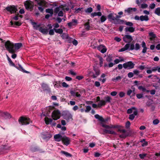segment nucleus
<instances>
[{
  "instance_id": "1",
  "label": "nucleus",
  "mask_w": 160,
  "mask_h": 160,
  "mask_svg": "<svg viewBox=\"0 0 160 160\" xmlns=\"http://www.w3.org/2000/svg\"><path fill=\"white\" fill-rule=\"evenodd\" d=\"M102 125L103 127L106 128L103 130L104 132L107 134L116 135V133L113 131L112 129L118 128V127L117 125L116 126L112 124L108 125L104 123H102Z\"/></svg>"
},
{
  "instance_id": "2",
  "label": "nucleus",
  "mask_w": 160,
  "mask_h": 160,
  "mask_svg": "<svg viewBox=\"0 0 160 160\" xmlns=\"http://www.w3.org/2000/svg\"><path fill=\"white\" fill-rule=\"evenodd\" d=\"M121 16L120 15H117L114 13H110L108 16V18L109 21L111 22L112 21H116L117 22H114V23L117 24L119 23V22H123L124 21L122 20L119 19V18H121Z\"/></svg>"
},
{
  "instance_id": "3",
  "label": "nucleus",
  "mask_w": 160,
  "mask_h": 160,
  "mask_svg": "<svg viewBox=\"0 0 160 160\" xmlns=\"http://www.w3.org/2000/svg\"><path fill=\"white\" fill-rule=\"evenodd\" d=\"M5 47L10 53H13L15 52L13 44L9 41H7L5 44Z\"/></svg>"
},
{
  "instance_id": "4",
  "label": "nucleus",
  "mask_w": 160,
  "mask_h": 160,
  "mask_svg": "<svg viewBox=\"0 0 160 160\" xmlns=\"http://www.w3.org/2000/svg\"><path fill=\"white\" fill-rule=\"evenodd\" d=\"M19 123L22 125H28L32 122V121L28 118L21 117L18 120Z\"/></svg>"
},
{
  "instance_id": "5",
  "label": "nucleus",
  "mask_w": 160,
  "mask_h": 160,
  "mask_svg": "<svg viewBox=\"0 0 160 160\" xmlns=\"http://www.w3.org/2000/svg\"><path fill=\"white\" fill-rule=\"evenodd\" d=\"M38 5L40 6L38 7V10L42 12L44 10L43 7L47 5V2L44 0H35Z\"/></svg>"
},
{
  "instance_id": "6",
  "label": "nucleus",
  "mask_w": 160,
  "mask_h": 160,
  "mask_svg": "<svg viewBox=\"0 0 160 160\" xmlns=\"http://www.w3.org/2000/svg\"><path fill=\"white\" fill-rule=\"evenodd\" d=\"M135 49V47L133 44H130V43H127L123 48L119 50V52H123L126 50H132Z\"/></svg>"
},
{
  "instance_id": "7",
  "label": "nucleus",
  "mask_w": 160,
  "mask_h": 160,
  "mask_svg": "<svg viewBox=\"0 0 160 160\" xmlns=\"http://www.w3.org/2000/svg\"><path fill=\"white\" fill-rule=\"evenodd\" d=\"M62 116L63 118L66 119L68 122L73 119L72 114L69 112H64L62 114Z\"/></svg>"
},
{
  "instance_id": "8",
  "label": "nucleus",
  "mask_w": 160,
  "mask_h": 160,
  "mask_svg": "<svg viewBox=\"0 0 160 160\" xmlns=\"http://www.w3.org/2000/svg\"><path fill=\"white\" fill-rule=\"evenodd\" d=\"M61 116V113L58 110H54L52 113V117L54 120L59 119Z\"/></svg>"
},
{
  "instance_id": "9",
  "label": "nucleus",
  "mask_w": 160,
  "mask_h": 160,
  "mask_svg": "<svg viewBox=\"0 0 160 160\" xmlns=\"http://www.w3.org/2000/svg\"><path fill=\"white\" fill-rule=\"evenodd\" d=\"M134 65V64L131 61L128 62L123 64V66L124 68L128 69L133 68Z\"/></svg>"
},
{
  "instance_id": "10",
  "label": "nucleus",
  "mask_w": 160,
  "mask_h": 160,
  "mask_svg": "<svg viewBox=\"0 0 160 160\" xmlns=\"http://www.w3.org/2000/svg\"><path fill=\"white\" fill-rule=\"evenodd\" d=\"M6 9L8 11L10 12L11 13H15L18 11L16 7L13 5L7 7L6 8Z\"/></svg>"
},
{
  "instance_id": "11",
  "label": "nucleus",
  "mask_w": 160,
  "mask_h": 160,
  "mask_svg": "<svg viewBox=\"0 0 160 160\" xmlns=\"http://www.w3.org/2000/svg\"><path fill=\"white\" fill-rule=\"evenodd\" d=\"M123 40L126 43H129L133 40V38L130 35H125L122 38Z\"/></svg>"
},
{
  "instance_id": "12",
  "label": "nucleus",
  "mask_w": 160,
  "mask_h": 160,
  "mask_svg": "<svg viewBox=\"0 0 160 160\" xmlns=\"http://www.w3.org/2000/svg\"><path fill=\"white\" fill-rule=\"evenodd\" d=\"M78 90H79L77 89H72L70 90V93L72 96L73 97L76 96L78 98H80L81 95L78 91Z\"/></svg>"
},
{
  "instance_id": "13",
  "label": "nucleus",
  "mask_w": 160,
  "mask_h": 160,
  "mask_svg": "<svg viewBox=\"0 0 160 160\" xmlns=\"http://www.w3.org/2000/svg\"><path fill=\"white\" fill-rule=\"evenodd\" d=\"M97 49L101 53H104L106 52L107 49L106 47L102 44H101L97 47Z\"/></svg>"
},
{
  "instance_id": "14",
  "label": "nucleus",
  "mask_w": 160,
  "mask_h": 160,
  "mask_svg": "<svg viewBox=\"0 0 160 160\" xmlns=\"http://www.w3.org/2000/svg\"><path fill=\"white\" fill-rule=\"evenodd\" d=\"M62 141L64 144L66 146L68 145L70 143V138L67 137L65 136H64L63 137Z\"/></svg>"
},
{
  "instance_id": "15",
  "label": "nucleus",
  "mask_w": 160,
  "mask_h": 160,
  "mask_svg": "<svg viewBox=\"0 0 160 160\" xmlns=\"http://www.w3.org/2000/svg\"><path fill=\"white\" fill-rule=\"evenodd\" d=\"M63 137V136H62L60 134H58L55 135L54 136V138L55 141L59 142L62 140Z\"/></svg>"
},
{
  "instance_id": "16",
  "label": "nucleus",
  "mask_w": 160,
  "mask_h": 160,
  "mask_svg": "<svg viewBox=\"0 0 160 160\" xmlns=\"http://www.w3.org/2000/svg\"><path fill=\"white\" fill-rule=\"evenodd\" d=\"M42 87L44 91H47L48 92H50V88L47 84L42 83Z\"/></svg>"
},
{
  "instance_id": "17",
  "label": "nucleus",
  "mask_w": 160,
  "mask_h": 160,
  "mask_svg": "<svg viewBox=\"0 0 160 160\" xmlns=\"http://www.w3.org/2000/svg\"><path fill=\"white\" fill-rule=\"evenodd\" d=\"M24 5L26 9H32L33 7V5L28 1L26 2Z\"/></svg>"
},
{
  "instance_id": "18",
  "label": "nucleus",
  "mask_w": 160,
  "mask_h": 160,
  "mask_svg": "<svg viewBox=\"0 0 160 160\" xmlns=\"http://www.w3.org/2000/svg\"><path fill=\"white\" fill-rule=\"evenodd\" d=\"M94 70L95 72V74H93L92 75V76L93 78H95L97 77L100 74V70L98 68H94Z\"/></svg>"
},
{
  "instance_id": "19",
  "label": "nucleus",
  "mask_w": 160,
  "mask_h": 160,
  "mask_svg": "<svg viewBox=\"0 0 160 160\" xmlns=\"http://www.w3.org/2000/svg\"><path fill=\"white\" fill-rule=\"evenodd\" d=\"M125 31L126 32H133L135 30V28L132 27H127L125 28Z\"/></svg>"
},
{
  "instance_id": "20",
  "label": "nucleus",
  "mask_w": 160,
  "mask_h": 160,
  "mask_svg": "<svg viewBox=\"0 0 160 160\" xmlns=\"http://www.w3.org/2000/svg\"><path fill=\"white\" fill-rule=\"evenodd\" d=\"M133 114L129 115V118L131 120H132L135 118V116L137 115L138 114V110H135L133 111Z\"/></svg>"
},
{
  "instance_id": "21",
  "label": "nucleus",
  "mask_w": 160,
  "mask_h": 160,
  "mask_svg": "<svg viewBox=\"0 0 160 160\" xmlns=\"http://www.w3.org/2000/svg\"><path fill=\"white\" fill-rule=\"evenodd\" d=\"M77 24V20L75 19H72V22L68 23V25L69 27L76 25Z\"/></svg>"
},
{
  "instance_id": "22",
  "label": "nucleus",
  "mask_w": 160,
  "mask_h": 160,
  "mask_svg": "<svg viewBox=\"0 0 160 160\" xmlns=\"http://www.w3.org/2000/svg\"><path fill=\"white\" fill-rule=\"evenodd\" d=\"M64 7H62L61 6H59V7H57L55 8L54 10V12L55 13V15L56 14L58 13L61 10H63Z\"/></svg>"
},
{
  "instance_id": "23",
  "label": "nucleus",
  "mask_w": 160,
  "mask_h": 160,
  "mask_svg": "<svg viewBox=\"0 0 160 160\" xmlns=\"http://www.w3.org/2000/svg\"><path fill=\"white\" fill-rule=\"evenodd\" d=\"M3 117L5 119H10L11 118V115L7 112H3Z\"/></svg>"
},
{
  "instance_id": "24",
  "label": "nucleus",
  "mask_w": 160,
  "mask_h": 160,
  "mask_svg": "<svg viewBox=\"0 0 160 160\" xmlns=\"http://www.w3.org/2000/svg\"><path fill=\"white\" fill-rule=\"evenodd\" d=\"M149 20V18L147 15H142L140 16V21H147Z\"/></svg>"
},
{
  "instance_id": "25",
  "label": "nucleus",
  "mask_w": 160,
  "mask_h": 160,
  "mask_svg": "<svg viewBox=\"0 0 160 160\" xmlns=\"http://www.w3.org/2000/svg\"><path fill=\"white\" fill-rule=\"evenodd\" d=\"M44 120L45 123L47 124H48L51 123L52 121V120L50 118H48L47 117H45L44 118Z\"/></svg>"
},
{
  "instance_id": "26",
  "label": "nucleus",
  "mask_w": 160,
  "mask_h": 160,
  "mask_svg": "<svg viewBox=\"0 0 160 160\" xmlns=\"http://www.w3.org/2000/svg\"><path fill=\"white\" fill-rule=\"evenodd\" d=\"M39 31L44 34H47L48 32V29L46 28H41Z\"/></svg>"
},
{
  "instance_id": "27",
  "label": "nucleus",
  "mask_w": 160,
  "mask_h": 160,
  "mask_svg": "<svg viewBox=\"0 0 160 160\" xmlns=\"http://www.w3.org/2000/svg\"><path fill=\"white\" fill-rule=\"evenodd\" d=\"M135 110H137L135 107H132L127 110V113L128 114H131L132 112L133 111Z\"/></svg>"
},
{
  "instance_id": "28",
  "label": "nucleus",
  "mask_w": 160,
  "mask_h": 160,
  "mask_svg": "<svg viewBox=\"0 0 160 160\" xmlns=\"http://www.w3.org/2000/svg\"><path fill=\"white\" fill-rule=\"evenodd\" d=\"M51 110V109H50V107H48L47 108V113L46 114H45L44 113H42L41 114V117H42L46 116H48L49 114V112H50Z\"/></svg>"
},
{
  "instance_id": "29",
  "label": "nucleus",
  "mask_w": 160,
  "mask_h": 160,
  "mask_svg": "<svg viewBox=\"0 0 160 160\" xmlns=\"http://www.w3.org/2000/svg\"><path fill=\"white\" fill-rule=\"evenodd\" d=\"M95 117L96 119H98L99 121L102 122H104V119L101 116H100L99 115L97 114L95 115Z\"/></svg>"
},
{
  "instance_id": "30",
  "label": "nucleus",
  "mask_w": 160,
  "mask_h": 160,
  "mask_svg": "<svg viewBox=\"0 0 160 160\" xmlns=\"http://www.w3.org/2000/svg\"><path fill=\"white\" fill-rule=\"evenodd\" d=\"M102 13L100 12H94L92 13L91 14V17H94L95 16H102Z\"/></svg>"
},
{
  "instance_id": "31",
  "label": "nucleus",
  "mask_w": 160,
  "mask_h": 160,
  "mask_svg": "<svg viewBox=\"0 0 160 160\" xmlns=\"http://www.w3.org/2000/svg\"><path fill=\"white\" fill-rule=\"evenodd\" d=\"M22 44L21 43L15 44L14 47L15 51L19 49L22 46Z\"/></svg>"
},
{
  "instance_id": "32",
  "label": "nucleus",
  "mask_w": 160,
  "mask_h": 160,
  "mask_svg": "<svg viewBox=\"0 0 160 160\" xmlns=\"http://www.w3.org/2000/svg\"><path fill=\"white\" fill-rule=\"evenodd\" d=\"M61 153L67 157H71L72 156L71 154L66 151H61Z\"/></svg>"
},
{
  "instance_id": "33",
  "label": "nucleus",
  "mask_w": 160,
  "mask_h": 160,
  "mask_svg": "<svg viewBox=\"0 0 160 160\" xmlns=\"http://www.w3.org/2000/svg\"><path fill=\"white\" fill-rule=\"evenodd\" d=\"M106 104L104 100H101L98 103V106L99 107H100L102 106H104Z\"/></svg>"
},
{
  "instance_id": "34",
  "label": "nucleus",
  "mask_w": 160,
  "mask_h": 160,
  "mask_svg": "<svg viewBox=\"0 0 160 160\" xmlns=\"http://www.w3.org/2000/svg\"><path fill=\"white\" fill-rule=\"evenodd\" d=\"M45 11L47 13H48L49 14L52 15H53V11L52 9H50V8L47 9H46Z\"/></svg>"
},
{
  "instance_id": "35",
  "label": "nucleus",
  "mask_w": 160,
  "mask_h": 160,
  "mask_svg": "<svg viewBox=\"0 0 160 160\" xmlns=\"http://www.w3.org/2000/svg\"><path fill=\"white\" fill-rule=\"evenodd\" d=\"M112 56L110 54L108 55L106 58V61L108 62H110L112 61Z\"/></svg>"
},
{
  "instance_id": "36",
  "label": "nucleus",
  "mask_w": 160,
  "mask_h": 160,
  "mask_svg": "<svg viewBox=\"0 0 160 160\" xmlns=\"http://www.w3.org/2000/svg\"><path fill=\"white\" fill-rule=\"evenodd\" d=\"M105 100H104L105 103L106 104L107 102L110 103L111 102V100H112L111 98L109 96H107L105 98Z\"/></svg>"
},
{
  "instance_id": "37",
  "label": "nucleus",
  "mask_w": 160,
  "mask_h": 160,
  "mask_svg": "<svg viewBox=\"0 0 160 160\" xmlns=\"http://www.w3.org/2000/svg\"><path fill=\"white\" fill-rule=\"evenodd\" d=\"M11 25L12 26H20L21 25V23L18 22H15L14 23H13L12 21L10 22Z\"/></svg>"
},
{
  "instance_id": "38",
  "label": "nucleus",
  "mask_w": 160,
  "mask_h": 160,
  "mask_svg": "<svg viewBox=\"0 0 160 160\" xmlns=\"http://www.w3.org/2000/svg\"><path fill=\"white\" fill-rule=\"evenodd\" d=\"M149 35L150 36V39L151 40H153L155 37V35L152 32H150Z\"/></svg>"
},
{
  "instance_id": "39",
  "label": "nucleus",
  "mask_w": 160,
  "mask_h": 160,
  "mask_svg": "<svg viewBox=\"0 0 160 160\" xmlns=\"http://www.w3.org/2000/svg\"><path fill=\"white\" fill-rule=\"evenodd\" d=\"M154 13L158 16H160V8H158L155 9Z\"/></svg>"
},
{
  "instance_id": "40",
  "label": "nucleus",
  "mask_w": 160,
  "mask_h": 160,
  "mask_svg": "<svg viewBox=\"0 0 160 160\" xmlns=\"http://www.w3.org/2000/svg\"><path fill=\"white\" fill-rule=\"evenodd\" d=\"M128 135V134L126 132L122 133L119 135V137L122 138H125Z\"/></svg>"
},
{
  "instance_id": "41",
  "label": "nucleus",
  "mask_w": 160,
  "mask_h": 160,
  "mask_svg": "<svg viewBox=\"0 0 160 160\" xmlns=\"http://www.w3.org/2000/svg\"><path fill=\"white\" fill-rule=\"evenodd\" d=\"M121 79H122V77L121 76H118L116 77L115 78H112V80L113 81H115L116 82L117 81H121Z\"/></svg>"
},
{
  "instance_id": "42",
  "label": "nucleus",
  "mask_w": 160,
  "mask_h": 160,
  "mask_svg": "<svg viewBox=\"0 0 160 160\" xmlns=\"http://www.w3.org/2000/svg\"><path fill=\"white\" fill-rule=\"evenodd\" d=\"M148 7V5L145 3H143L141 4L140 6L139 7L140 8H147Z\"/></svg>"
},
{
  "instance_id": "43",
  "label": "nucleus",
  "mask_w": 160,
  "mask_h": 160,
  "mask_svg": "<svg viewBox=\"0 0 160 160\" xmlns=\"http://www.w3.org/2000/svg\"><path fill=\"white\" fill-rule=\"evenodd\" d=\"M124 11L125 12H127L129 14H130L132 12V8H128L127 9H125Z\"/></svg>"
},
{
  "instance_id": "44",
  "label": "nucleus",
  "mask_w": 160,
  "mask_h": 160,
  "mask_svg": "<svg viewBox=\"0 0 160 160\" xmlns=\"http://www.w3.org/2000/svg\"><path fill=\"white\" fill-rule=\"evenodd\" d=\"M89 22H87L85 23L84 26L85 27V29L87 30H88L90 29V26L89 25Z\"/></svg>"
},
{
  "instance_id": "45",
  "label": "nucleus",
  "mask_w": 160,
  "mask_h": 160,
  "mask_svg": "<svg viewBox=\"0 0 160 160\" xmlns=\"http://www.w3.org/2000/svg\"><path fill=\"white\" fill-rule=\"evenodd\" d=\"M106 19L107 18L106 16L104 15H102L100 18V21L101 22H103L106 20Z\"/></svg>"
},
{
  "instance_id": "46",
  "label": "nucleus",
  "mask_w": 160,
  "mask_h": 160,
  "mask_svg": "<svg viewBox=\"0 0 160 160\" xmlns=\"http://www.w3.org/2000/svg\"><path fill=\"white\" fill-rule=\"evenodd\" d=\"M92 8L91 7L88 8L85 10V11L87 13H90L92 11Z\"/></svg>"
},
{
  "instance_id": "47",
  "label": "nucleus",
  "mask_w": 160,
  "mask_h": 160,
  "mask_svg": "<svg viewBox=\"0 0 160 160\" xmlns=\"http://www.w3.org/2000/svg\"><path fill=\"white\" fill-rule=\"evenodd\" d=\"M19 68L18 69L19 70H21V71H22L24 72H25V73H29V72L25 70L21 65H19Z\"/></svg>"
},
{
  "instance_id": "48",
  "label": "nucleus",
  "mask_w": 160,
  "mask_h": 160,
  "mask_svg": "<svg viewBox=\"0 0 160 160\" xmlns=\"http://www.w3.org/2000/svg\"><path fill=\"white\" fill-rule=\"evenodd\" d=\"M54 29L56 32L59 34H61L63 32V30L62 29H56L54 28Z\"/></svg>"
},
{
  "instance_id": "49",
  "label": "nucleus",
  "mask_w": 160,
  "mask_h": 160,
  "mask_svg": "<svg viewBox=\"0 0 160 160\" xmlns=\"http://www.w3.org/2000/svg\"><path fill=\"white\" fill-rule=\"evenodd\" d=\"M147 155V154L146 153L140 154L139 155V156L141 159H143Z\"/></svg>"
},
{
  "instance_id": "50",
  "label": "nucleus",
  "mask_w": 160,
  "mask_h": 160,
  "mask_svg": "<svg viewBox=\"0 0 160 160\" xmlns=\"http://www.w3.org/2000/svg\"><path fill=\"white\" fill-rule=\"evenodd\" d=\"M8 60L10 64V65L11 66H13L14 67H15V64L12 62V61L11 59L9 58V57L8 56Z\"/></svg>"
},
{
  "instance_id": "51",
  "label": "nucleus",
  "mask_w": 160,
  "mask_h": 160,
  "mask_svg": "<svg viewBox=\"0 0 160 160\" xmlns=\"http://www.w3.org/2000/svg\"><path fill=\"white\" fill-rule=\"evenodd\" d=\"M140 48V45L139 43H136L135 45V50H138Z\"/></svg>"
},
{
  "instance_id": "52",
  "label": "nucleus",
  "mask_w": 160,
  "mask_h": 160,
  "mask_svg": "<svg viewBox=\"0 0 160 160\" xmlns=\"http://www.w3.org/2000/svg\"><path fill=\"white\" fill-rule=\"evenodd\" d=\"M99 60L100 61V65L101 67L102 66L103 63V59L101 57H99Z\"/></svg>"
},
{
  "instance_id": "53",
  "label": "nucleus",
  "mask_w": 160,
  "mask_h": 160,
  "mask_svg": "<svg viewBox=\"0 0 160 160\" xmlns=\"http://www.w3.org/2000/svg\"><path fill=\"white\" fill-rule=\"evenodd\" d=\"M136 97L138 99H140L143 97V94L142 93L138 94L136 95Z\"/></svg>"
},
{
  "instance_id": "54",
  "label": "nucleus",
  "mask_w": 160,
  "mask_h": 160,
  "mask_svg": "<svg viewBox=\"0 0 160 160\" xmlns=\"http://www.w3.org/2000/svg\"><path fill=\"white\" fill-rule=\"evenodd\" d=\"M91 109V108L90 106H87L86 107V109L85 110V111L86 112H88Z\"/></svg>"
},
{
  "instance_id": "55",
  "label": "nucleus",
  "mask_w": 160,
  "mask_h": 160,
  "mask_svg": "<svg viewBox=\"0 0 160 160\" xmlns=\"http://www.w3.org/2000/svg\"><path fill=\"white\" fill-rule=\"evenodd\" d=\"M125 24L129 26V27H131L133 25V23L131 22H127L125 23Z\"/></svg>"
},
{
  "instance_id": "56",
  "label": "nucleus",
  "mask_w": 160,
  "mask_h": 160,
  "mask_svg": "<svg viewBox=\"0 0 160 160\" xmlns=\"http://www.w3.org/2000/svg\"><path fill=\"white\" fill-rule=\"evenodd\" d=\"M130 124H131V123L129 121H127L126 123V125H125L126 128H128L130 127Z\"/></svg>"
},
{
  "instance_id": "57",
  "label": "nucleus",
  "mask_w": 160,
  "mask_h": 160,
  "mask_svg": "<svg viewBox=\"0 0 160 160\" xmlns=\"http://www.w3.org/2000/svg\"><path fill=\"white\" fill-rule=\"evenodd\" d=\"M64 10V9L63 10H61L58 13V16H60V17L63 16V13L62 11Z\"/></svg>"
},
{
  "instance_id": "58",
  "label": "nucleus",
  "mask_w": 160,
  "mask_h": 160,
  "mask_svg": "<svg viewBox=\"0 0 160 160\" xmlns=\"http://www.w3.org/2000/svg\"><path fill=\"white\" fill-rule=\"evenodd\" d=\"M138 89L140 90H142L143 92H144L146 90V89L142 86H139L138 87Z\"/></svg>"
},
{
  "instance_id": "59",
  "label": "nucleus",
  "mask_w": 160,
  "mask_h": 160,
  "mask_svg": "<svg viewBox=\"0 0 160 160\" xmlns=\"http://www.w3.org/2000/svg\"><path fill=\"white\" fill-rule=\"evenodd\" d=\"M122 60H119L118 59H116L114 61V62L115 64H117L119 62L122 61Z\"/></svg>"
},
{
  "instance_id": "60",
  "label": "nucleus",
  "mask_w": 160,
  "mask_h": 160,
  "mask_svg": "<svg viewBox=\"0 0 160 160\" xmlns=\"http://www.w3.org/2000/svg\"><path fill=\"white\" fill-rule=\"evenodd\" d=\"M119 96L120 98H122L125 96V93L123 92H120L119 93Z\"/></svg>"
},
{
  "instance_id": "61",
  "label": "nucleus",
  "mask_w": 160,
  "mask_h": 160,
  "mask_svg": "<svg viewBox=\"0 0 160 160\" xmlns=\"http://www.w3.org/2000/svg\"><path fill=\"white\" fill-rule=\"evenodd\" d=\"M132 91L131 89L128 90L127 92V94L129 96H130L131 94L132 93Z\"/></svg>"
},
{
  "instance_id": "62",
  "label": "nucleus",
  "mask_w": 160,
  "mask_h": 160,
  "mask_svg": "<svg viewBox=\"0 0 160 160\" xmlns=\"http://www.w3.org/2000/svg\"><path fill=\"white\" fill-rule=\"evenodd\" d=\"M134 73L132 72H129L128 74V77L129 78H131L133 76Z\"/></svg>"
},
{
  "instance_id": "63",
  "label": "nucleus",
  "mask_w": 160,
  "mask_h": 160,
  "mask_svg": "<svg viewBox=\"0 0 160 160\" xmlns=\"http://www.w3.org/2000/svg\"><path fill=\"white\" fill-rule=\"evenodd\" d=\"M155 6H156L155 4L154 3H153L151 4L150 5L149 8L151 9H153L155 8Z\"/></svg>"
},
{
  "instance_id": "64",
  "label": "nucleus",
  "mask_w": 160,
  "mask_h": 160,
  "mask_svg": "<svg viewBox=\"0 0 160 160\" xmlns=\"http://www.w3.org/2000/svg\"><path fill=\"white\" fill-rule=\"evenodd\" d=\"M159 122V121L158 119H155L153 121V123L154 125H157Z\"/></svg>"
}]
</instances>
